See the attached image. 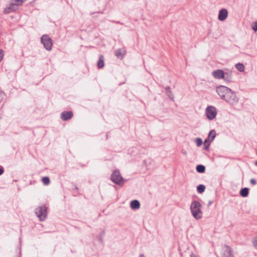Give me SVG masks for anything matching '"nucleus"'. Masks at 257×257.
I'll return each mask as SVG.
<instances>
[{"instance_id": "bb28decb", "label": "nucleus", "mask_w": 257, "mask_h": 257, "mask_svg": "<svg viewBox=\"0 0 257 257\" xmlns=\"http://www.w3.org/2000/svg\"><path fill=\"white\" fill-rule=\"evenodd\" d=\"M253 244L254 247L257 249V238H255L253 240Z\"/></svg>"}, {"instance_id": "7c9ffc66", "label": "nucleus", "mask_w": 257, "mask_h": 257, "mask_svg": "<svg viewBox=\"0 0 257 257\" xmlns=\"http://www.w3.org/2000/svg\"><path fill=\"white\" fill-rule=\"evenodd\" d=\"M3 94L2 93H0V102L2 101L3 98Z\"/></svg>"}, {"instance_id": "f3484780", "label": "nucleus", "mask_w": 257, "mask_h": 257, "mask_svg": "<svg viewBox=\"0 0 257 257\" xmlns=\"http://www.w3.org/2000/svg\"><path fill=\"white\" fill-rule=\"evenodd\" d=\"M215 136H216L215 131L214 130H211L210 132V133L208 135V139L209 141L212 142L215 138Z\"/></svg>"}, {"instance_id": "c85d7f7f", "label": "nucleus", "mask_w": 257, "mask_h": 257, "mask_svg": "<svg viewBox=\"0 0 257 257\" xmlns=\"http://www.w3.org/2000/svg\"><path fill=\"white\" fill-rule=\"evenodd\" d=\"M250 183L251 184L254 185L255 184H256V180L254 179H251L250 180Z\"/></svg>"}, {"instance_id": "2eb2a0df", "label": "nucleus", "mask_w": 257, "mask_h": 257, "mask_svg": "<svg viewBox=\"0 0 257 257\" xmlns=\"http://www.w3.org/2000/svg\"><path fill=\"white\" fill-rule=\"evenodd\" d=\"M140 206V202L136 200H133L131 202V207L133 209H139Z\"/></svg>"}, {"instance_id": "ddd939ff", "label": "nucleus", "mask_w": 257, "mask_h": 257, "mask_svg": "<svg viewBox=\"0 0 257 257\" xmlns=\"http://www.w3.org/2000/svg\"><path fill=\"white\" fill-rule=\"evenodd\" d=\"M224 77L223 79L224 80L227 82H230L232 80V72L230 71H228L227 72H224Z\"/></svg>"}, {"instance_id": "6e6552de", "label": "nucleus", "mask_w": 257, "mask_h": 257, "mask_svg": "<svg viewBox=\"0 0 257 257\" xmlns=\"http://www.w3.org/2000/svg\"><path fill=\"white\" fill-rule=\"evenodd\" d=\"M126 53V50L124 48L118 49L114 52L115 56L120 59H122Z\"/></svg>"}, {"instance_id": "7ed1b4c3", "label": "nucleus", "mask_w": 257, "mask_h": 257, "mask_svg": "<svg viewBox=\"0 0 257 257\" xmlns=\"http://www.w3.org/2000/svg\"><path fill=\"white\" fill-rule=\"evenodd\" d=\"M41 43L44 48L48 51H50L52 47V40L47 35H43L41 38Z\"/></svg>"}, {"instance_id": "423d86ee", "label": "nucleus", "mask_w": 257, "mask_h": 257, "mask_svg": "<svg viewBox=\"0 0 257 257\" xmlns=\"http://www.w3.org/2000/svg\"><path fill=\"white\" fill-rule=\"evenodd\" d=\"M205 113L208 119L212 120L216 117L217 114L216 109L214 106H208L206 108Z\"/></svg>"}, {"instance_id": "6ab92c4d", "label": "nucleus", "mask_w": 257, "mask_h": 257, "mask_svg": "<svg viewBox=\"0 0 257 257\" xmlns=\"http://www.w3.org/2000/svg\"><path fill=\"white\" fill-rule=\"evenodd\" d=\"M235 68L240 72H243L244 70V66L241 63L235 64Z\"/></svg>"}, {"instance_id": "20e7f679", "label": "nucleus", "mask_w": 257, "mask_h": 257, "mask_svg": "<svg viewBox=\"0 0 257 257\" xmlns=\"http://www.w3.org/2000/svg\"><path fill=\"white\" fill-rule=\"evenodd\" d=\"M111 180L113 182L119 185H122L124 183L123 179L121 177L118 170L113 171L111 174Z\"/></svg>"}, {"instance_id": "9d476101", "label": "nucleus", "mask_w": 257, "mask_h": 257, "mask_svg": "<svg viewBox=\"0 0 257 257\" xmlns=\"http://www.w3.org/2000/svg\"><path fill=\"white\" fill-rule=\"evenodd\" d=\"M73 116V112L71 111H63L61 114L62 119L65 121L70 119Z\"/></svg>"}, {"instance_id": "dca6fc26", "label": "nucleus", "mask_w": 257, "mask_h": 257, "mask_svg": "<svg viewBox=\"0 0 257 257\" xmlns=\"http://www.w3.org/2000/svg\"><path fill=\"white\" fill-rule=\"evenodd\" d=\"M249 189L247 188H244L240 190V195L243 197H247L248 195Z\"/></svg>"}, {"instance_id": "f8f14e48", "label": "nucleus", "mask_w": 257, "mask_h": 257, "mask_svg": "<svg viewBox=\"0 0 257 257\" xmlns=\"http://www.w3.org/2000/svg\"><path fill=\"white\" fill-rule=\"evenodd\" d=\"M227 16V11L225 9H221L219 12L218 19L221 21H223L226 19Z\"/></svg>"}, {"instance_id": "cd10ccee", "label": "nucleus", "mask_w": 257, "mask_h": 257, "mask_svg": "<svg viewBox=\"0 0 257 257\" xmlns=\"http://www.w3.org/2000/svg\"><path fill=\"white\" fill-rule=\"evenodd\" d=\"M252 29L254 31H257V22H255L253 26L252 27Z\"/></svg>"}, {"instance_id": "a211bd4d", "label": "nucleus", "mask_w": 257, "mask_h": 257, "mask_svg": "<svg viewBox=\"0 0 257 257\" xmlns=\"http://www.w3.org/2000/svg\"><path fill=\"white\" fill-rule=\"evenodd\" d=\"M196 171L198 173H204L205 171V167L203 165H198L196 167Z\"/></svg>"}, {"instance_id": "39448f33", "label": "nucleus", "mask_w": 257, "mask_h": 257, "mask_svg": "<svg viewBox=\"0 0 257 257\" xmlns=\"http://www.w3.org/2000/svg\"><path fill=\"white\" fill-rule=\"evenodd\" d=\"M35 213L41 221L44 220L47 215L46 206L43 205L39 207L36 209Z\"/></svg>"}, {"instance_id": "412c9836", "label": "nucleus", "mask_w": 257, "mask_h": 257, "mask_svg": "<svg viewBox=\"0 0 257 257\" xmlns=\"http://www.w3.org/2000/svg\"><path fill=\"white\" fill-rule=\"evenodd\" d=\"M205 187L203 185H199L197 187V191L199 193H202L204 192L205 191Z\"/></svg>"}, {"instance_id": "4be33fe9", "label": "nucleus", "mask_w": 257, "mask_h": 257, "mask_svg": "<svg viewBox=\"0 0 257 257\" xmlns=\"http://www.w3.org/2000/svg\"><path fill=\"white\" fill-rule=\"evenodd\" d=\"M42 181L44 185H48L50 184V181L48 177H44L42 178Z\"/></svg>"}, {"instance_id": "393cba45", "label": "nucleus", "mask_w": 257, "mask_h": 257, "mask_svg": "<svg viewBox=\"0 0 257 257\" xmlns=\"http://www.w3.org/2000/svg\"><path fill=\"white\" fill-rule=\"evenodd\" d=\"M209 142V140L208 141L207 140H206L204 142V145L205 150L208 149V148L210 145Z\"/></svg>"}, {"instance_id": "1a4fd4ad", "label": "nucleus", "mask_w": 257, "mask_h": 257, "mask_svg": "<svg viewBox=\"0 0 257 257\" xmlns=\"http://www.w3.org/2000/svg\"><path fill=\"white\" fill-rule=\"evenodd\" d=\"M18 7L11 2L10 6L4 9V13L6 14H9L16 11Z\"/></svg>"}, {"instance_id": "0eeeda50", "label": "nucleus", "mask_w": 257, "mask_h": 257, "mask_svg": "<svg viewBox=\"0 0 257 257\" xmlns=\"http://www.w3.org/2000/svg\"><path fill=\"white\" fill-rule=\"evenodd\" d=\"M222 257H234L231 248L228 245H225L223 248Z\"/></svg>"}, {"instance_id": "2f4dec72", "label": "nucleus", "mask_w": 257, "mask_h": 257, "mask_svg": "<svg viewBox=\"0 0 257 257\" xmlns=\"http://www.w3.org/2000/svg\"><path fill=\"white\" fill-rule=\"evenodd\" d=\"M191 257H197V256H196L194 254H191Z\"/></svg>"}, {"instance_id": "72a5a7b5", "label": "nucleus", "mask_w": 257, "mask_h": 257, "mask_svg": "<svg viewBox=\"0 0 257 257\" xmlns=\"http://www.w3.org/2000/svg\"><path fill=\"white\" fill-rule=\"evenodd\" d=\"M255 164L257 166V161L256 162Z\"/></svg>"}, {"instance_id": "5701e85b", "label": "nucleus", "mask_w": 257, "mask_h": 257, "mask_svg": "<svg viewBox=\"0 0 257 257\" xmlns=\"http://www.w3.org/2000/svg\"><path fill=\"white\" fill-rule=\"evenodd\" d=\"M166 93L167 94V95L168 96V97L171 99H173V95L172 94V92L170 90V88L169 87H167L166 88Z\"/></svg>"}, {"instance_id": "a878e982", "label": "nucleus", "mask_w": 257, "mask_h": 257, "mask_svg": "<svg viewBox=\"0 0 257 257\" xmlns=\"http://www.w3.org/2000/svg\"><path fill=\"white\" fill-rule=\"evenodd\" d=\"M4 52L2 50H0V62L3 60L4 58Z\"/></svg>"}, {"instance_id": "9b49d317", "label": "nucleus", "mask_w": 257, "mask_h": 257, "mask_svg": "<svg viewBox=\"0 0 257 257\" xmlns=\"http://www.w3.org/2000/svg\"><path fill=\"white\" fill-rule=\"evenodd\" d=\"M224 71L220 69L214 70L212 72V76L216 79H221L224 77Z\"/></svg>"}, {"instance_id": "f03ea898", "label": "nucleus", "mask_w": 257, "mask_h": 257, "mask_svg": "<svg viewBox=\"0 0 257 257\" xmlns=\"http://www.w3.org/2000/svg\"><path fill=\"white\" fill-rule=\"evenodd\" d=\"M201 208V205L198 201L194 200L191 203L190 210L193 216L196 219H201L202 217Z\"/></svg>"}, {"instance_id": "c756f323", "label": "nucleus", "mask_w": 257, "mask_h": 257, "mask_svg": "<svg viewBox=\"0 0 257 257\" xmlns=\"http://www.w3.org/2000/svg\"><path fill=\"white\" fill-rule=\"evenodd\" d=\"M4 172V169L2 167H0V175L3 174Z\"/></svg>"}, {"instance_id": "f257e3e1", "label": "nucleus", "mask_w": 257, "mask_h": 257, "mask_svg": "<svg viewBox=\"0 0 257 257\" xmlns=\"http://www.w3.org/2000/svg\"><path fill=\"white\" fill-rule=\"evenodd\" d=\"M216 92L220 98L232 106L238 102V98L235 93L229 88L220 85L217 87Z\"/></svg>"}, {"instance_id": "4468645a", "label": "nucleus", "mask_w": 257, "mask_h": 257, "mask_svg": "<svg viewBox=\"0 0 257 257\" xmlns=\"http://www.w3.org/2000/svg\"><path fill=\"white\" fill-rule=\"evenodd\" d=\"M104 65V59L103 55H100L97 63V67L99 69L102 68Z\"/></svg>"}, {"instance_id": "b1692460", "label": "nucleus", "mask_w": 257, "mask_h": 257, "mask_svg": "<svg viewBox=\"0 0 257 257\" xmlns=\"http://www.w3.org/2000/svg\"><path fill=\"white\" fill-rule=\"evenodd\" d=\"M195 142L197 146L199 147L202 144V141L200 138H197L195 139Z\"/></svg>"}, {"instance_id": "aec40b11", "label": "nucleus", "mask_w": 257, "mask_h": 257, "mask_svg": "<svg viewBox=\"0 0 257 257\" xmlns=\"http://www.w3.org/2000/svg\"><path fill=\"white\" fill-rule=\"evenodd\" d=\"M25 1L26 0H12L11 2L18 7L21 6Z\"/></svg>"}, {"instance_id": "473e14b6", "label": "nucleus", "mask_w": 257, "mask_h": 257, "mask_svg": "<svg viewBox=\"0 0 257 257\" xmlns=\"http://www.w3.org/2000/svg\"><path fill=\"white\" fill-rule=\"evenodd\" d=\"M140 257H145L144 255L142 254L140 255Z\"/></svg>"}]
</instances>
